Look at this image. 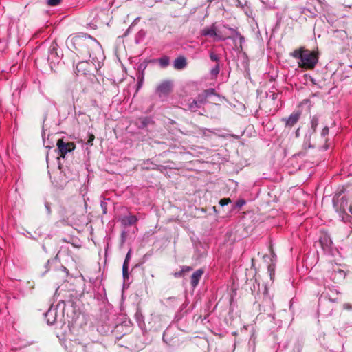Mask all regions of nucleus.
I'll list each match as a JSON object with an SVG mask.
<instances>
[{"instance_id": "32", "label": "nucleus", "mask_w": 352, "mask_h": 352, "mask_svg": "<svg viewBox=\"0 0 352 352\" xmlns=\"http://www.w3.org/2000/svg\"><path fill=\"white\" fill-rule=\"evenodd\" d=\"M329 133V127L327 126H325L323 128V129L322 130V132H321V135L322 137H325L326 135H327Z\"/></svg>"}, {"instance_id": "8", "label": "nucleus", "mask_w": 352, "mask_h": 352, "mask_svg": "<svg viewBox=\"0 0 352 352\" xmlns=\"http://www.w3.org/2000/svg\"><path fill=\"white\" fill-rule=\"evenodd\" d=\"M300 112H293L288 118H282V122L285 123V127H293L299 120L300 117Z\"/></svg>"}, {"instance_id": "13", "label": "nucleus", "mask_w": 352, "mask_h": 352, "mask_svg": "<svg viewBox=\"0 0 352 352\" xmlns=\"http://www.w3.org/2000/svg\"><path fill=\"white\" fill-rule=\"evenodd\" d=\"M137 221L138 218L135 215L125 216L121 219L122 225L125 226L134 225Z\"/></svg>"}, {"instance_id": "31", "label": "nucleus", "mask_w": 352, "mask_h": 352, "mask_svg": "<svg viewBox=\"0 0 352 352\" xmlns=\"http://www.w3.org/2000/svg\"><path fill=\"white\" fill-rule=\"evenodd\" d=\"M131 257V250H129L126 256L125 260L124 261L123 265H126V266L129 265V259Z\"/></svg>"}, {"instance_id": "29", "label": "nucleus", "mask_w": 352, "mask_h": 352, "mask_svg": "<svg viewBox=\"0 0 352 352\" xmlns=\"http://www.w3.org/2000/svg\"><path fill=\"white\" fill-rule=\"evenodd\" d=\"M210 58L212 61L218 62L219 60V56L213 52L210 54Z\"/></svg>"}, {"instance_id": "6", "label": "nucleus", "mask_w": 352, "mask_h": 352, "mask_svg": "<svg viewBox=\"0 0 352 352\" xmlns=\"http://www.w3.org/2000/svg\"><path fill=\"white\" fill-rule=\"evenodd\" d=\"M56 146V151L59 155V156L57 157V160H59L60 157L65 158L68 153H71L76 148V145L74 142H65L63 139H59L57 141Z\"/></svg>"}, {"instance_id": "21", "label": "nucleus", "mask_w": 352, "mask_h": 352, "mask_svg": "<svg viewBox=\"0 0 352 352\" xmlns=\"http://www.w3.org/2000/svg\"><path fill=\"white\" fill-rule=\"evenodd\" d=\"M318 122H319V120H318V118L317 116H314L311 118V129H312L314 133L316 130V128L318 125Z\"/></svg>"}, {"instance_id": "14", "label": "nucleus", "mask_w": 352, "mask_h": 352, "mask_svg": "<svg viewBox=\"0 0 352 352\" xmlns=\"http://www.w3.org/2000/svg\"><path fill=\"white\" fill-rule=\"evenodd\" d=\"M173 65L177 69H182L186 66V60L184 56H179L175 59Z\"/></svg>"}, {"instance_id": "12", "label": "nucleus", "mask_w": 352, "mask_h": 352, "mask_svg": "<svg viewBox=\"0 0 352 352\" xmlns=\"http://www.w3.org/2000/svg\"><path fill=\"white\" fill-rule=\"evenodd\" d=\"M320 243L324 250H329L332 245V241L327 235H324L320 239Z\"/></svg>"}, {"instance_id": "35", "label": "nucleus", "mask_w": 352, "mask_h": 352, "mask_svg": "<svg viewBox=\"0 0 352 352\" xmlns=\"http://www.w3.org/2000/svg\"><path fill=\"white\" fill-rule=\"evenodd\" d=\"M94 138H95V137H94V135H92V134H91V135H89V140H88V141H87V143H88L89 144H92V142L94 141Z\"/></svg>"}, {"instance_id": "36", "label": "nucleus", "mask_w": 352, "mask_h": 352, "mask_svg": "<svg viewBox=\"0 0 352 352\" xmlns=\"http://www.w3.org/2000/svg\"><path fill=\"white\" fill-rule=\"evenodd\" d=\"M45 208L47 209V213L50 214L51 213V210H50V207L48 204H45Z\"/></svg>"}, {"instance_id": "3", "label": "nucleus", "mask_w": 352, "mask_h": 352, "mask_svg": "<svg viewBox=\"0 0 352 352\" xmlns=\"http://www.w3.org/2000/svg\"><path fill=\"white\" fill-rule=\"evenodd\" d=\"M108 11L102 9H94L89 14L88 20L92 28H96L107 23Z\"/></svg>"}, {"instance_id": "17", "label": "nucleus", "mask_w": 352, "mask_h": 352, "mask_svg": "<svg viewBox=\"0 0 352 352\" xmlns=\"http://www.w3.org/2000/svg\"><path fill=\"white\" fill-rule=\"evenodd\" d=\"M198 101L195 100H192V101H189L188 104V109L192 111H196L198 109H199L201 105L197 102Z\"/></svg>"}, {"instance_id": "10", "label": "nucleus", "mask_w": 352, "mask_h": 352, "mask_svg": "<svg viewBox=\"0 0 352 352\" xmlns=\"http://www.w3.org/2000/svg\"><path fill=\"white\" fill-rule=\"evenodd\" d=\"M203 274H204V270L202 269H199V270H196L192 274L191 278H190V283L193 287H195L198 285L199 280H200L201 277L202 276Z\"/></svg>"}, {"instance_id": "27", "label": "nucleus", "mask_w": 352, "mask_h": 352, "mask_svg": "<svg viewBox=\"0 0 352 352\" xmlns=\"http://www.w3.org/2000/svg\"><path fill=\"white\" fill-rule=\"evenodd\" d=\"M47 2L50 6H56L60 3L61 0H47Z\"/></svg>"}, {"instance_id": "2", "label": "nucleus", "mask_w": 352, "mask_h": 352, "mask_svg": "<svg viewBox=\"0 0 352 352\" xmlns=\"http://www.w3.org/2000/svg\"><path fill=\"white\" fill-rule=\"evenodd\" d=\"M344 190L336 194L333 199V208L343 221H351L352 219V206L348 199L342 195Z\"/></svg>"}, {"instance_id": "26", "label": "nucleus", "mask_w": 352, "mask_h": 352, "mask_svg": "<svg viewBox=\"0 0 352 352\" xmlns=\"http://www.w3.org/2000/svg\"><path fill=\"white\" fill-rule=\"evenodd\" d=\"M212 131L208 129H199V134L203 136H208Z\"/></svg>"}, {"instance_id": "19", "label": "nucleus", "mask_w": 352, "mask_h": 352, "mask_svg": "<svg viewBox=\"0 0 352 352\" xmlns=\"http://www.w3.org/2000/svg\"><path fill=\"white\" fill-rule=\"evenodd\" d=\"M228 29L234 32L236 35H238V39L240 41V49L242 50V44L245 42V38L243 36H242L238 31H236V30L232 28H228Z\"/></svg>"}, {"instance_id": "34", "label": "nucleus", "mask_w": 352, "mask_h": 352, "mask_svg": "<svg viewBox=\"0 0 352 352\" xmlns=\"http://www.w3.org/2000/svg\"><path fill=\"white\" fill-rule=\"evenodd\" d=\"M343 308L346 310H351L352 309V305L349 303H344L343 305Z\"/></svg>"}, {"instance_id": "30", "label": "nucleus", "mask_w": 352, "mask_h": 352, "mask_svg": "<svg viewBox=\"0 0 352 352\" xmlns=\"http://www.w3.org/2000/svg\"><path fill=\"white\" fill-rule=\"evenodd\" d=\"M245 201L243 199H239L236 202L235 206L233 208H239L242 207L243 205H245Z\"/></svg>"}, {"instance_id": "15", "label": "nucleus", "mask_w": 352, "mask_h": 352, "mask_svg": "<svg viewBox=\"0 0 352 352\" xmlns=\"http://www.w3.org/2000/svg\"><path fill=\"white\" fill-rule=\"evenodd\" d=\"M153 121L150 118L148 117H144L140 118L138 120V125L140 129H144L147 126H148L150 124H152Z\"/></svg>"}, {"instance_id": "25", "label": "nucleus", "mask_w": 352, "mask_h": 352, "mask_svg": "<svg viewBox=\"0 0 352 352\" xmlns=\"http://www.w3.org/2000/svg\"><path fill=\"white\" fill-rule=\"evenodd\" d=\"M122 276L124 280L129 278L128 266H126V265L122 266Z\"/></svg>"}, {"instance_id": "37", "label": "nucleus", "mask_w": 352, "mask_h": 352, "mask_svg": "<svg viewBox=\"0 0 352 352\" xmlns=\"http://www.w3.org/2000/svg\"><path fill=\"white\" fill-rule=\"evenodd\" d=\"M83 64H84V63H80V64H78V65H77L76 68H77V69H78V72H80L79 67H81L82 66V65H83Z\"/></svg>"}, {"instance_id": "20", "label": "nucleus", "mask_w": 352, "mask_h": 352, "mask_svg": "<svg viewBox=\"0 0 352 352\" xmlns=\"http://www.w3.org/2000/svg\"><path fill=\"white\" fill-rule=\"evenodd\" d=\"M207 99L208 98L203 92L199 94L196 98V100L198 101L197 102L199 103L201 105L205 104L207 102Z\"/></svg>"}, {"instance_id": "38", "label": "nucleus", "mask_w": 352, "mask_h": 352, "mask_svg": "<svg viewBox=\"0 0 352 352\" xmlns=\"http://www.w3.org/2000/svg\"><path fill=\"white\" fill-rule=\"evenodd\" d=\"M234 34H235V33L234 32ZM232 38H233L234 40H236V38H238V35L234 34V36H233Z\"/></svg>"}, {"instance_id": "28", "label": "nucleus", "mask_w": 352, "mask_h": 352, "mask_svg": "<svg viewBox=\"0 0 352 352\" xmlns=\"http://www.w3.org/2000/svg\"><path fill=\"white\" fill-rule=\"evenodd\" d=\"M231 202V199H229V198H224V199H221L220 201H219V204L221 206H224L226 205H228L229 203Z\"/></svg>"}, {"instance_id": "5", "label": "nucleus", "mask_w": 352, "mask_h": 352, "mask_svg": "<svg viewBox=\"0 0 352 352\" xmlns=\"http://www.w3.org/2000/svg\"><path fill=\"white\" fill-rule=\"evenodd\" d=\"M318 61V57L315 52L305 50L301 60L298 61V65L300 67L312 69Z\"/></svg>"}, {"instance_id": "39", "label": "nucleus", "mask_w": 352, "mask_h": 352, "mask_svg": "<svg viewBox=\"0 0 352 352\" xmlns=\"http://www.w3.org/2000/svg\"><path fill=\"white\" fill-rule=\"evenodd\" d=\"M298 134H299V129H298V130L296 132V136H298Z\"/></svg>"}, {"instance_id": "16", "label": "nucleus", "mask_w": 352, "mask_h": 352, "mask_svg": "<svg viewBox=\"0 0 352 352\" xmlns=\"http://www.w3.org/2000/svg\"><path fill=\"white\" fill-rule=\"evenodd\" d=\"M305 50V49H304L303 47L296 49L290 53V56L294 57V58H296V59H298L299 60H300Z\"/></svg>"}, {"instance_id": "24", "label": "nucleus", "mask_w": 352, "mask_h": 352, "mask_svg": "<svg viewBox=\"0 0 352 352\" xmlns=\"http://www.w3.org/2000/svg\"><path fill=\"white\" fill-rule=\"evenodd\" d=\"M219 65L217 64L211 70L210 74L212 76H217L219 73Z\"/></svg>"}, {"instance_id": "4", "label": "nucleus", "mask_w": 352, "mask_h": 352, "mask_svg": "<svg viewBox=\"0 0 352 352\" xmlns=\"http://www.w3.org/2000/svg\"><path fill=\"white\" fill-rule=\"evenodd\" d=\"M65 304L64 302H59L56 307L52 306L45 314V318L48 324H54L59 317L63 316V310Z\"/></svg>"}, {"instance_id": "1", "label": "nucleus", "mask_w": 352, "mask_h": 352, "mask_svg": "<svg viewBox=\"0 0 352 352\" xmlns=\"http://www.w3.org/2000/svg\"><path fill=\"white\" fill-rule=\"evenodd\" d=\"M69 48L82 58H90L94 63H100L104 58L102 46L94 38L85 34L70 36L67 39Z\"/></svg>"}, {"instance_id": "22", "label": "nucleus", "mask_w": 352, "mask_h": 352, "mask_svg": "<svg viewBox=\"0 0 352 352\" xmlns=\"http://www.w3.org/2000/svg\"><path fill=\"white\" fill-rule=\"evenodd\" d=\"M145 68V66H142V65H140L139 67V71L141 69L142 71H143V69ZM138 87H140L142 86V84L143 82V79H144V76H143V72H142V73H139L138 74Z\"/></svg>"}, {"instance_id": "33", "label": "nucleus", "mask_w": 352, "mask_h": 352, "mask_svg": "<svg viewBox=\"0 0 352 352\" xmlns=\"http://www.w3.org/2000/svg\"><path fill=\"white\" fill-rule=\"evenodd\" d=\"M101 207L102 208V211H103V214H106L107 212V203L106 202H104V201H102L101 202Z\"/></svg>"}, {"instance_id": "7", "label": "nucleus", "mask_w": 352, "mask_h": 352, "mask_svg": "<svg viewBox=\"0 0 352 352\" xmlns=\"http://www.w3.org/2000/svg\"><path fill=\"white\" fill-rule=\"evenodd\" d=\"M173 89V83L170 80L162 82L156 88V94L161 98H166Z\"/></svg>"}, {"instance_id": "11", "label": "nucleus", "mask_w": 352, "mask_h": 352, "mask_svg": "<svg viewBox=\"0 0 352 352\" xmlns=\"http://www.w3.org/2000/svg\"><path fill=\"white\" fill-rule=\"evenodd\" d=\"M201 34L203 36H211V37H217V39L219 40H222L223 39V38L219 36L217 33H216V30H215V28H214V25H212L211 27L210 28H205L202 30L201 31Z\"/></svg>"}, {"instance_id": "23", "label": "nucleus", "mask_w": 352, "mask_h": 352, "mask_svg": "<svg viewBox=\"0 0 352 352\" xmlns=\"http://www.w3.org/2000/svg\"><path fill=\"white\" fill-rule=\"evenodd\" d=\"M203 93L206 95L207 98H209L211 96H218V94L215 91V89L213 88L206 89L203 91Z\"/></svg>"}, {"instance_id": "9", "label": "nucleus", "mask_w": 352, "mask_h": 352, "mask_svg": "<svg viewBox=\"0 0 352 352\" xmlns=\"http://www.w3.org/2000/svg\"><path fill=\"white\" fill-rule=\"evenodd\" d=\"M47 60L51 63L58 62L59 60V56L54 45H52L49 48Z\"/></svg>"}, {"instance_id": "18", "label": "nucleus", "mask_w": 352, "mask_h": 352, "mask_svg": "<svg viewBox=\"0 0 352 352\" xmlns=\"http://www.w3.org/2000/svg\"><path fill=\"white\" fill-rule=\"evenodd\" d=\"M160 65L164 68L166 67L169 63H170V59L168 56H164L162 58H160L158 60Z\"/></svg>"}]
</instances>
